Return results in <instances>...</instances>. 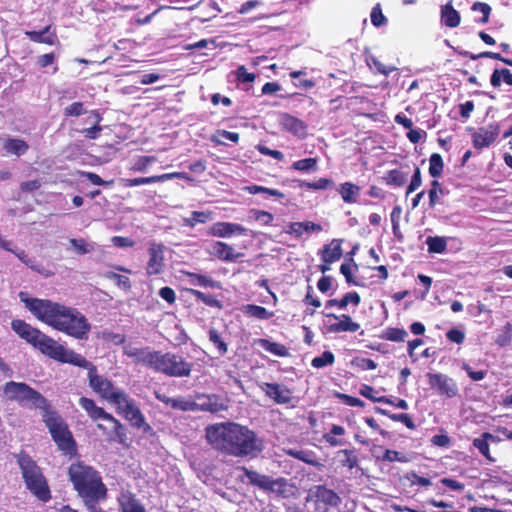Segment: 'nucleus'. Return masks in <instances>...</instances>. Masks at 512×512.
<instances>
[{"label":"nucleus","mask_w":512,"mask_h":512,"mask_svg":"<svg viewBox=\"0 0 512 512\" xmlns=\"http://www.w3.org/2000/svg\"><path fill=\"white\" fill-rule=\"evenodd\" d=\"M18 296L38 320L76 339L88 338L91 326L77 309L48 299L33 298L26 292H20Z\"/></svg>","instance_id":"1"},{"label":"nucleus","mask_w":512,"mask_h":512,"mask_svg":"<svg viewBox=\"0 0 512 512\" xmlns=\"http://www.w3.org/2000/svg\"><path fill=\"white\" fill-rule=\"evenodd\" d=\"M208 443L217 451L234 457H255L263 450V442L247 426L236 422H222L206 427Z\"/></svg>","instance_id":"2"},{"label":"nucleus","mask_w":512,"mask_h":512,"mask_svg":"<svg viewBox=\"0 0 512 512\" xmlns=\"http://www.w3.org/2000/svg\"><path fill=\"white\" fill-rule=\"evenodd\" d=\"M12 329L28 343L37 348L44 355L75 366L86 365L85 358L72 350L65 348L57 341L47 336L40 330L32 327L23 320H13Z\"/></svg>","instance_id":"3"},{"label":"nucleus","mask_w":512,"mask_h":512,"mask_svg":"<svg viewBox=\"0 0 512 512\" xmlns=\"http://www.w3.org/2000/svg\"><path fill=\"white\" fill-rule=\"evenodd\" d=\"M69 477L85 505L106 498V486L102 482L100 474L93 467L83 462L73 463L69 467Z\"/></svg>","instance_id":"4"},{"label":"nucleus","mask_w":512,"mask_h":512,"mask_svg":"<svg viewBox=\"0 0 512 512\" xmlns=\"http://www.w3.org/2000/svg\"><path fill=\"white\" fill-rule=\"evenodd\" d=\"M18 464L27 489L40 501L47 502L51 497L50 489L40 467L26 454L18 456Z\"/></svg>","instance_id":"5"},{"label":"nucleus","mask_w":512,"mask_h":512,"mask_svg":"<svg viewBox=\"0 0 512 512\" xmlns=\"http://www.w3.org/2000/svg\"><path fill=\"white\" fill-rule=\"evenodd\" d=\"M151 369L169 377H188L192 371V363L176 353L155 351Z\"/></svg>","instance_id":"6"},{"label":"nucleus","mask_w":512,"mask_h":512,"mask_svg":"<svg viewBox=\"0 0 512 512\" xmlns=\"http://www.w3.org/2000/svg\"><path fill=\"white\" fill-rule=\"evenodd\" d=\"M116 409V412L121 415L125 420L136 428H141L145 432L151 429L150 425L146 423L145 417L138 407L136 401L124 390L111 403Z\"/></svg>","instance_id":"7"},{"label":"nucleus","mask_w":512,"mask_h":512,"mask_svg":"<svg viewBox=\"0 0 512 512\" xmlns=\"http://www.w3.org/2000/svg\"><path fill=\"white\" fill-rule=\"evenodd\" d=\"M4 395L9 400H15L22 404H31L39 409H46V399L36 390L25 383L10 381L4 385Z\"/></svg>","instance_id":"8"},{"label":"nucleus","mask_w":512,"mask_h":512,"mask_svg":"<svg viewBox=\"0 0 512 512\" xmlns=\"http://www.w3.org/2000/svg\"><path fill=\"white\" fill-rule=\"evenodd\" d=\"M85 364L78 367L88 370L89 386L95 393L111 404L123 389L115 386L109 379L99 375L96 366L86 359Z\"/></svg>","instance_id":"9"},{"label":"nucleus","mask_w":512,"mask_h":512,"mask_svg":"<svg viewBox=\"0 0 512 512\" xmlns=\"http://www.w3.org/2000/svg\"><path fill=\"white\" fill-rule=\"evenodd\" d=\"M45 423L59 449L71 454L74 451V441L64 421L55 414H47Z\"/></svg>","instance_id":"10"},{"label":"nucleus","mask_w":512,"mask_h":512,"mask_svg":"<svg viewBox=\"0 0 512 512\" xmlns=\"http://www.w3.org/2000/svg\"><path fill=\"white\" fill-rule=\"evenodd\" d=\"M228 409V400L217 394H197L193 400V411L218 413Z\"/></svg>","instance_id":"11"},{"label":"nucleus","mask_w":512,"mask_h":512,"mask_svg":"<svg viewBox=\"0 0 512 512\" xmlns=\"http://www.w3.org/2000/svg\"><path fill=\"white\" fill-rule=\"evenodd\" d=\"M342 240L332 239L319 251L321 264L319 270L324 274L330 270L331 264L339 261L343 256Z\"/></svg>","instance_id":"12"},{"label":"nucleus","mask_w":512,"mask_h":512,"mask_svg":"<svg viewBox=\"0 0 512 512\" xmlns=\"http://www.w3.org/2000/svg\"><path fill=\"white\" fill-rule=\"evenodd\" d=\"M428 382L431 388L437 389L438 393L447 398H454L459 394L457 383L442 373H428Z\"/></svg>","instance_id":"13"},{"label":"nucleus","mask_w":512,"mask_h":512,"mask_svg":"<svg viewBox=\"0 0 512 512\" xmlns=\"http://www.w3.org/2000/svg\"><path fill=\"white\" fill-rule=\"evenodd\" d=\"M500 134L498 123H490L486 127H480L472 134V144L475 149L481 150L492 145Z\"/></svg>","instance_id":"14"},{"label":"nucleus","mask_w":512,"mask_h":512,"mask_svg":"<svg viewBox=\"0 0 512 512\" xmlns=\"http://www.w3.org/2000/svg\"><path fill=\"white\" fill-rule=\"evenodd\" d=\"M165 246L161 243L151 242L148 247L147 274L159 275L165 268Z\"/></svg>","instance_id":"15"},{"label":"nucleus","mask_w":512,"mask_h":512,"mask_svg":"<svg viewBox=\"0 0 512 512\" xmlns=\"http://www.w3.org/2000/svg\"><path fill=\"white\" fill-rule=\"evenodd\" d=\"M249 230L240 224L232 222H216L211 225L207 234L219 238H231L232 236L248 235Z\"/></svg>","instance_id":"16"},{"label":"nucleus","mask_w":512,"mask_h":512,"mask_svg":"<svg viewBox=\"0 0 512 512\" xmlns=\"http://www.w3.org/2000/svg\"><path fill=\"white\" fill-rule=\"evenodd\" d=\"M206 251L210 256L216 257L225 262H235L239 258L243 257L242 253L236 252L231 245L222 241L211 242Z\"/></svg>","instance_id":"17"},{"label":"nucleus","mask_w":512,"mask_h":512,"mask_svg":"<svg viewBox=\"0 0 512 512\" xmlns=\"http://www.w3.org/2000/svg\"><path fill=\"white\" fill-rule=\"evenodd\" d=\"M79 405L88 413L93 420H105L120 427V422L111 414L107 413L103 408L98 407L92 399L81 397Z\"/></svg>","instance_id":"18"},{"label":"nucleus","mask_w":512,"mask_h":512,"mask_svg":"<svg viewBox=\"0 0 512 512\" xmlns=\"http://www.w3.org/2000/svg\"><path fill=\"white\" fill-rule=\"evenodd\" d=\"M123 352L135 362L145 364L151 368L155 351L149 347L139 348L129 343L124 345Z\"/></svg>","instance_id":"19"},{"label":"nucleus","mask_w":512,"mask_h":512,"mask_svg":"<svg viewBox=\"0 0 512 512\" xmlns=\"http://www.w3.org/2000/svg\"><path fill=\"white\" fill-rule=\"evenodd\" d=\"M327 317H333L338 321L332 323L328 327V331L331 333H341V332H356L360 329V324L353 321L352 318L347 314H342L341 316H337L335 314H327Z\"/></svg>","instance_id":"20"},{"label":"nucleus","mask_w":512,"mask_h":512,"mask_svg":"<svg viewBox=\"0 0 512 512\" xmlns=\"http://www.w3.org/2000/svg\"><path fill=\"white\" fill-rule=\"evenodd\" d=\"M313 496L317 503H322L326 507H337L342 501L340 496L334 490L329 489L324 485L316 486Z\"/></svg>","instance_id":"21"},{"label":"nucleus","mask_w":512,"mask_h":512,"mask_svg":"<svg viewBox=\"0 0 512 512\" xmlns=\"http://www.w3.org/2000/svg\"><path fill=\"white\" fill-rule=\"evenodd\" d=\"M182 173L180 172H173V173H166L162 175H155L150 177H139V178H132V179H124L123 185L125 187H135L145 184H152L157 182H165L168 180H172L175 178H181Z\"/></svg>","instance_id":"22"},{"label":"nucleus","mask_w":512,"mask_h":512,"mask_svg":"<svg viewBox=\"0 0 512 512\" xmlns=\"http://www.w3.org/2000/svg\"><path fill=\"white\" fill-rule=\"evenodd\" d=\"M321 231L322 226L312 221L290 223V235L298 239L308 238L312 233H319Z\"/></svg>","instance_id":"23"},{"label":"nucleus","mask_w":512,"mask_h":512,"mask_svg":"<svg viewBox=\"0 0 512 512\" xmlns=\"http://www.w3.org/2000/svg\"><path fill=\"white\" fill-rule=\"evenodd\" d=\"M118 502L122 512H145L142 504L128 491L121 492L118 497Z\"/></svg>","instance_id":"24"},{"label":"nucleus","mask_w":512,"mask_h":512,"mask_svg":"<svg viewBox=\"0 0 512 512\" xmlns=\"http://www.w3.org/2000/svg\"><path fill=\"white\" fill-rule=\"evenodd\" d=\"M260 388L268 397L279 404L286 403L288 401V391L281 388L278 384L262 383Z\"/></svg>","instance_id":"25"},{"label":"nucleus","mask_w":512,"mask_h":512,"mask_svg":"<svg viewBox=\"0 0 512 512\" xmlns=\"http://www.w3.org/2000/svg\"><path fill=\"white\" fill-rule=\"evenodd\" d=\"M25 35L33 42L48 45H54L57 40V36L55 32L51 30V26H46L41 31H26Z\"/></svg>","instance_id":"26"},{"label":"nucleus","mask_w":512,"mask_h":512,"mask_svg":"<svg viewBox=\"0 0 512 512\" xmlns=\"http://www.w3.org/2000/svg\"><path fill=\"white\" fill-rule=\"evenodd\" d=\"M337 190L345 203L354 204L357 202L361 188L352 182H344L339 185Z\"/></svg>","instance_id":"27"},{"label":"nucleus","mask_w":512,"mask_h":512,"mask_svg":"<svg viewBox=\"0 0 512 512\" xmlns=\"http://www.w3.org/2000/svg\"><path fill=\"white\" fill-rule=\"evenodd\" d=\"M28 148V144L18 138H8L3 143V150L7 155L22 156L27 152Z\"/></svg>","instance_id":"28"},{"label":"nucleus","mask_w":512,"mask_h":512,"mask_svg":"<svg viewBox=\"0 0 512 512\" xmlns=\"http://www.w3.org/2000/svg\"><path fill=\"white\" fill-rule=\"evenodd\" d=\"M441 21L446 27L455 28L460 24L461 17L459 12L448 3L441 9Z\"/></svg>","instance_id":"29"},{"label":"nucleus","mask_w":512,"mask_h":512,"mask_svg":"<svg viewBox=\"0 0 512 512\" xmlns=\"http://www.w3.org/2000/svg\"><path fill=\"white\" fill-rule=\"evenodd\" d=\"M489 440L496 441L495 436L489 432H484L480 437L473 440V446L488 460L493 461L490 454Z\"/></svg>","instance_id":"30"},{"label":"nucleus","mask_w":512,"mask_h":512,"mask_svg":"<svg viewBox=\"0 0 512 512\" xmlns=\"http://www.w3.org/2000/svg\"><path fill=\"white\" fill-rule=\"evenodd\" d=\"M240 470L243 472V476L241 477L242 481L245 479L260 488H268L270 485V479L264 475L259 474L256 471L249 470L245 467H241Z\"/></svg>","instance_id":"31"},{"label":"nucleus","mask_w":512,"mask_h":512,"mask_svg":"<svg viewBox=\"0 0 512 512\" xmlns=\"http://www.w3.org/2000/svg\"><path fill=\"white\" fill-rule=\"evenodd\" d=\"M337 456L339 457L341 466L348 468L349 470L356 468L359 464V459L355 448L340 450L337 452Z\"/></svg>","instance_id":"32"},{"label":"nucleus","mask_w":512,"mask_h":512,"mask_svg":"<svg viewBox=\"0 0 512 512\" xmlns=\"http://www.w3.org/2000/svg\"><path fill=\"white\" fill-rule=\"evenodd\" d=\"M360 295L353 291L346 293L341 299H330L326 302V307L337 306L340 309H344L348 304L358 306L360 304Z\"/></svg>","instance_id":"33"},{"label":"nucleus","mask_w":512,"mask_h":512,"mask_svg":"<svg viewBox=\"0 0 512 512\" xmlns=\"http://www.w3.org/2000/svg\"><path fill=\"white\" fill-rule=\"evenodd\" d=\"M407 173L399 169H392L386 172L385 176L382 177V180L388 185L392 187H402L407 182Z\"/></svg>","instance_id":"34"},{"label":"nucleus","mask_w":512,"mask_h":512,"mask_svg":"<svg viewBox=\"0 0 512 512\" xmlns=\"http://www.w3.org/2000/svg\"><path fill=\"white\" fill-rule=\"evenodd\" d=\"M407 336H408V333L403 328L387 327L386 329H384L381 332L379 337L382 340H386V341L404 342Z\"/></svg>","instance_id":"35"},{"label":"nucleus","mask_w":512,"mask_h":512,"mask_svg":"<svg viewBox=\"0 0 512 512\" xmlns=\"http://www.w3.org/2000/svg\"><path fill=\"white\" fill-rule=\"evenodd\" d=\"M242 312L249 317H253L259 320H266L273 316L272 312L261 306L247 304L242 307Z\"/></svg>","instance_id":"36"},{"label":"nucleus","mask_w":512,"mask_h":512,"mask_svg":"<svg viewBox=\"0 0 512 512\" xmlns=\"http://www.w3.org/2000/svg\"><path fill=\"white\" fill-rule=\"evenodd\" d=\"M22 263H24L26 266L30 267L31 269L45 275L49 276L51 273L45 270V268L37 263L35 260L28 257L26 252L23 249L17 248L15 252L13 253Z\"/></svg>","instance_id":"37"},{"label":"nucleus","mask_w":512,"mask_h":512,"mask_svg":"<svg viewBox=\"0 0 512 512\" xmlns=\"http://www.w3.org/2000/svg\"><path fill=\"white\" fill-rule=\"evenodd\" d=\"M69 243L73 251L79 255L91 253L96 248V244L94 242H88L83 238H71Z\"/></svg>","instance_id":"38"},{"label":"nucleus","mask_w":512,"mask_h":512,"mask_svg":"<svg viewBox=\"0 0 512 512\" xmlns=\"http://www.w3.org/2000/svg\"><path fill=\"white\" fill-rule=\"evenodd\" d=\"M306 76L304 71H293L290 72V77L293 78V85L300 91H308L315 86V82L312 79L302 78Z\"/></svg>","instance_id":"39"},{"label":"nucleus","mask_w":512,"mask_h":512,"mask_svg":"<svg viewBox=\"0 0 512 512\" xmlns=\"http://www.w3.org/2000/svg\"><path fill=\"white\" fill-rule=\"evenodd\" d=\"M376 412L389 417L393 421L403 423L410 430H414L416 428V425L409 414H406V413L392 414L389 411L384 410L379 407L376 408Z\"/></svg>","instance_id":"40"},{"label":"nucleus","mask_w":512,"mask_h":512,"mask_svg":"<svg viewBox=\"0 0 512 512\" xmlns=\"http://www.w3.org/2000/svg\"><path fill=\"white\" fill-rule=\"evenodd\" d=\"M444 170V162L439 153H433L429 158V174L433 178H438Z\"/></svg>","instance_id":"41"},{"label":"nucleus","mask_w":512,"mask_h":512,"mask_svg":"<svg viewBox=\"0 0 512 512\" xmlns=\"http://www.w3.org/2000/svg\"><path fill=\"white\" fill-rule=\"evenodd\" d=\"M428 251L430 253H444L447 249V242L444 237L429 236L426 240Z\"/></svg>","instance_id":"42"},{"label":"nucleus","mask_w":512,"mask_h":512,"mask_svg":"<svg viewBox=\"0 0 512 512\" xmlns=\"http://www.w3.org/2000/svg\"><path fill=\"white\" fill-rule=\"evenodd\" d=\"M212 216V212L193 211L191 217L184 219V225L194 227L198 223L204 224L208 220H211L213 218Z\"/></svg>","instance_id":"43"},{"label":"nucleus","mask_w":512,"mask_h":512,"mask_svg":"<svg viewBox=\"0 0 512 512\" xmlns=\"http://www.w3.org/2000/svg\"><path fill=\"white\" fill-rule=\"evenodd\" d=\"M335 362V355L331 351H324L320 356L314 357L311 366L320 369L325 366H331Z\"/></svg>","instance_id":"44"},{"label":"nucleus","mask_w":512,"mask_h":512,"mask_svg":"<svg viewBox=\"0 0 512 512\" xmlns=\"http://www.w3.org/2000/svg\"><path fill=\"white\" fill-rule=\"evenodd\" d=\"M209 341L217 348L220 355H225L228 351L226 342L222 339L221 335L215 328H210Z\"/></svg>","instance_id":"45"},{"label":"nucleus","mask_w":512,"mask_h":512,"mask_svg":"<svg viewBox=\"0 0 512 512\" xmlns=\"http://www.w3.org/2000/svg\"><path fill=\"white\" fill-rule=\"evenodd\" d=\"M292 168L301 172H314L317 170V159L316 158H305L293 162Z\"/></svg>","instance_id":"46"},{"label":"nucleus","mask_w":512,"mask_h":512,"mask_svg":"<svg viewBox=\"0 0 512 512\" xmlns=\"http://www.w3.org/2000/svg\"><path fill=\"white\" fill-rule=\"evenodd\" d=\"M360 394L371 400L372 402H379V403H385V404H393V400L386 397V396H380V397H376L374 395V388L370 385H367V384H364L362 385L361 389H360Z\"/></svg>","instance_id":"47"},{"label":"nucleus","mask_w":512,"mask_h":512,"mask_svg":"<svg viewBox=\"0 0 512 512\" xmlns=\"http://www.w3.org/2000/svg\"><path fill=\"white\" fill-rule=\"evenodd\" d=\"M440 194H443L442 185L438 180L434 179L431 182V188L428 191L430 208H434L438 204Z\"/></svg>","instance_id":"48"},{"label":"nucleus","mask_w":512,"mask_h":512,"mask_svg":"<svg viewBox=\"0 0 512 512\" xmlns=\"http://www.w3.org/2000/svg\"><path fill=\"white\" fill-rule=\"evenodd\" d=\"M190 282L194 285H198L201 287H211V288H217L218 284L216 281L211 279L210 277H207L205 275L201 274H195V273H189Z\"/></svg>","instance_id":"49"},{"label":"nucleus","mask_w":512,"mask_h":512,"mask_svg":"<svg viewBox=\"0 0 512 512\" xmlns=\"http://www.w3.org/2000/svg\"><path fill=\"white\" fill-rule=\"evenodd\" d=\"M259 346L263 350L268 351L274 355L283 356L286 354L285 346L270 342L269 340H266V339L259 340Z\"/></svg>","instance_id":"50"},{"label":"nucleus","mask_w":512,"mask_h":512,"mask_svg":"<svg viewBox=\"0 0 512 512\" xmlns=\"http://www.w3.org/2000/svg\"><path fill=\"white\" fill-rule=\"evenodd\" d=\"M472 10L475 12L482 13V17L480 19H477L476 22L481 24H486L489 21L490 13H491V7L489 4L484 2H475L472 5Z\"/></svg>","instance_id":"51"},{"label":"nucleus","mask_w":512,"mask_h":512,"mask_svg":"<svg viewBox=\"0 0 512 512\" xmlns=\"http://www.w3.org/2000/svg\"><path fill=\"white\" fill-rule=\"evenodd\" d=\"M290 132L298 138H304L307 135V126L301 120L290 116Z\"/></svg>","instance_id":"52"},{"label":"nucleus","mask_w":512,"mask_h":512,"mask_svg":"<svg viewBox=\"0 0 512 512\" xmlns=\"http://www.w3.org/2000/svg\"><path fill=\"white\" fill-rule=\"evenodd\" d=\"M512 339V324L507 322L502 329V332L496 338V344L500 347L508 346Z\"/></svg>","instance_id":"53"},{"label":"nucleus","mask_w":512,"mask_h":512,"mask_svg":"<svg viewBox=\"0 0 512 512\" xmlns=\"http://www.w3.org/2000/svg\"><path fill=\"white\" fill-rule=\"evenodd\" d=\"M422 185L421 170L419 167H415L414 173L411 177V181L406 188L405 195L408 197L411 193L416 191Z\"/></svg>","instance_id":"54"},{"label":"nucleus","mask_w":512,"mask_h":512,"mask_svg":"<svg viewBox=\"0 0 512 512\" xmlns=\"http://www.w3.org/2000/svg\"><path fill=\"white\" fill-rule=\"evenodd\" d=\"M171 408L180 411H193V400L182 396L173 398Z\"/></svg>","instance_id":"55"},{"label":"nucleus","mask_w":512,"mask_h":512,"mask_svg":"<svg viewBox=\"0 0 512 512\" xmlns=\"http://www.w3.org/2000/svg\"><path fill=\"white\" fill-rule=\"evenodd\" d=\"M352 366L361 371L374 370L377 368V364L370 358H355L351 362Z\"/></svg>","instance_id":"56"},{"label":"nucleus","mask_w":512,"mask_h":512,"mask_svg":"<svg viewBox=\"0 0 512 512\" xmlns=\"http://www.w3.org/2000/svg\"><path fill=\"white\" fill-rule=\"evenodd\" d=\"M104 276L107 278V279H111V280H114L116 281V284L124 289V290H129L131 288V283H130V280L128 277L126 276H123V275H120V274H117V273H114V272H111V271H108L104 274Z\"/></svg>","instance_id":"57"},{"label":"nucleus","mask_w":512,"mask_h":512,"mask_svg":"<svg viewBox=\"0 0 512 512\" xmlns=\"http://www.w3.org/2000/svg\"><path fill=\"white\" fill-rule=\"evenodd\" d=\"M405 478L410 482L411 486L419 485L428 487L431 486V480L429 478L419 476L416 472H409L405 475Z\"/></svg>","instance_id":"58"},{"label":"nucleus","mask_w":512,"mask_h":512,"mask_svg":"<svg viewBox=\"0 0 512 512\" xmlns=\"http://www.w3.org/2000/svg\"><path fill=\"white\" fill-rule=\"evenodd\" d=\"M371 22L375 27H380L387 22L386 17L383 15L380 5L377 4L371 10Z\"/></svg>","instance_id":"59"},{"label":"nucleus","mask_w":512,"mask_h":512,"mask_svg":"<svg viewBox=\"0 0 512 512\" xmlns=\"http://www.w3.org/2000/svg\"><path fill=\"white\" fill-rule=\"evenodd\" d=\"M461 54L464 57H467V58H469L471 60H477V59H480V58H490V59H494V60L500 61L501 56H502L500 53L491 52V51H484V52H481L479 54H473L471 52L465 51V52H463Z\"/></svg>","instance_id":"60"},{"label":"nucleus","mask_w":512,"mask_h":512,"mask_svg":"<svg viewBox=\"0 0 512 512\" xmlns=\"http://www.w3.org/2000/svg\"><path fill=\"white\" fill-rule=\"evenodd\" d=\"M378 460L385 462H404L405 458L396 450L385 449L382 457L377 456Z\"/></svg>","instance_id":"61"},{"label":"nucleus","mask_w":512,"mask_h":512,"mask_svg":"<svg viewBox=\"0 0 512 512\" xmlns=\"http://www.w3.org/2000/svg\"><path fill=\"white\" fill-rule=\"evenodd\" d=\"M85 113V108L82 102H73L64 109L65 116H81Z\"/></svg>","instance_id":"62"},{"label":"nucleus","mask_w":512,"mask_h":512,"mask_svg":"<svg viewBox=\"0 0 512 512\" xmlns=\"http://www.w3.org/2000/svg\"><path fill=\"white\" fill-rule=\"evenodd\" d=\"M337 397L346 405L351 407H364L365 403L354 396L344 394V393H337Z\"/></svg>","instance_id":"63"},{"label":"nucleus","mask_w":512,"mask_h":512,"mask_svg":"<svg viewBox=\"0 0 512 512\" xmlns=\"http://www.w3.org/2000/svg\"><path fill=\"white\" fill-rule=\"evenodd\" d=\"M446 337L449 341L456 343V344H462L465 340V334L463 331L452 328L446 333Z\"/></svg>","instance_id":"64"}]
</instances>
